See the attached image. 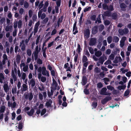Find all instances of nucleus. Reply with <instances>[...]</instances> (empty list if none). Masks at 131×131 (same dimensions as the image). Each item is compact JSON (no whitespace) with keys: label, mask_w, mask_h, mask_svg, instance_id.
Instances as JSON below:
<instances>
[{"label":"nucleus","mask_w":131,"mask_h":131,"mask_svg":"<svg viewBox=\"0 0 131 131\" xmlns=\"http://www.w3.org/2000/svg\"><path fill=\"white\" fill-rule=\"evenodd\" d=\"M23 89L21 90L22 91H25L27 90L28 88L27 86L25 84H23L22 85Z\"/></svg>","instance_id":"nucleus-31"},{"label":"nucleus","mask_w":131,"mask_h":131,"mask_svg":"<svg viewBox=\"0 0 131 131\" xmlns=\"http://www.w3.org/2000/svg\"><path fill=\"white\" fill-rule=\"evenodd\" d=\"M38 48L39 47L38 46H37L35 48V51L34 52L32 55V59H33L34 58L33 56V54L34 55L35 60H36L38 58L39 53L41 49L40 47L39 48V49H38Z\"/></svg>","instance_id":"nucleus-3"},{"label":"nucleus","mask_w":131,"mask_h":131,"mask_svg":"<svg viewBox=\"0 0 131 131\" xmlns=\"http://www.w3.org/2000/svg\"><path fill=\"white\" fill-rule=\"evenodd\" d=\"M119 6L121 10L124 11L126 10V8L127 7V5L124 3H120Z\"/></svg>","instance_id":"nucleus-13"},{"label":"nucleus","mask_w":131,"mask_h":131,"mask_svg":"<svg viewBox=\"0 0 131 131\" xmlns=\"http://www.w3.org/2000/svg\"><path fill=\"white\" fill-rule=\"evenodd\" d=\"M84 34L85 38L86 39H88L90 36V31L89 29H86L85 30Z\"/></svg>","instance_id":"nucleus-10"},{"label":"nucleus","mask_w":131,"mask_h":131,"mask_svg":"<svg viewBox=\"0 0 131 131\" xmlns=\"http://www.w3.org/2000/svg\"><path fill=\"white\" fill-rule=\"evenodd\" d=\"M77 24V22H75L73 25V34H74L75 35L78 32L77 30V27H76Z\"/></svg>","instance_id":"nucleus-17"},{"label":"nucleus","mask_w":131,"mask_h":131,"mask_svg":"<svg viewBox=\"0 0 131 131\" xmlns=\"http://www.w3.org/2000/svg\"><path fill=\"white\" fill-rule=\"evenodd\" d=\"M118 32L119 34L121 35H123L124 34H126L129 32V30L127 28H125L123 29H119Z\"/></svg>","instance_id":"nucleus-4"},{"label":"nucleus","mask_w":131,"mask_h":131,"mask_svg":"<svg viewBox=\"0 0 131 131\" xmlns=\"http://www.w3.org/2000/svg\"><path fill=\"white\" fill-rule=\"evenodd\" d=\"M97 105V102L93 101L92 104V106L93 107V108H92V109H93V108H96Z\"/></svg>","instance_id":"nucleus-37"},{"label":"nucleus","mask_w":131,"mask_h":131,"mask_svg":"<svg viewBox=\"0 0 131 131\" xmlns=\"http://www.w3.org/2000/svg\"><path fill=\"white\" fill-rule=\"evenodd\" d=\"M111 62L110 60H108L106 62L104 63V64L106 65H108V66H110V65L111 63Z\"/></svg>","instance_id":"nucleus-55"},{"label":"nucleus","mask_w":131,"mask_h":131,"mask_svg":"<svg viewBox=\"0 0 131 131\" xmlns=\"http://www.w3.org/2000/svg\"><path fill=\"white\" fill-rule=\"evenodd\" d=\"M17 87L16 86H15L14 88H13L12 90V92L13 94L14 93H16V92L17 91Z\"/></svg>","instance_id":"nucleus-44"},{"label":"nucleus","mask_w":131,"mask_h":131,"mask_svg":"<svg viewBox=\"0 0 131 131\" xmlns=\"http://www.w3.org/2000/svg\"><path fill=\"white\" fill-rule=\"evenodd\" d=\"M114 54L113 53H111L109 56L108 59L110 60H113L114 59Z\"/></svg>","instance_id":"nucleus-35"},{"label":"nucleus","mask_w":131,"mask_h":131,"mask_svg":"<svg viewBox=\"0 0 131 131\" xmlns=\"http://www.w3.org/2000/svg\"><path fill=\"white\" fill-rule=\"evenodd\" d=\"M49 4V2L48 1L45 2L42 8L38 12V18L40 17L41 19H43L46 17V14L44 13L42 14V13L43 11L45 12L47 11V7L48 6Z\"/></svg>","instance_id":"nucleus-1"},{"label":"nucleus","mask_w":131,"mask_h":131,"mask_svg":"<svg viewBox=\"0 0 131 131\" xmlns=\"http://www.w3.org/2000/svg\"><path fill=\"white\" fill-rule=\"evenodd\" d=\"M40 25V21H38L37 23H36L35 25L34 31L32 32L31 34L30 35L29 37L30 38L31 37L33 33H34V35H35L36 34L38 30V27Z\"/></svg>","instance_id":"nucleus-2"},{"label":"nucleus","mask_w":131,"mask_h":131,"mask_svg":"<svg viewBox=\"0 0 131 131\" xmlns=\"http://www.w3.org/2000/svg\"><path fill=\"white\" fill-rule=\"evenodd\" d=\"M102 54V53L101 51L100 50L98 51L95 52V55L97 57H99L101 56Z\"/></svg>","instance_id":"nucleus-20"},{"label":"nucleus","mask_w":131,"mask_h":131,"mask_svg":"<svg viewBox=\"0 0 131 131\" xmlns=\"http://www.w3.org/2000/svg\"><path fill=\"white\" fill-rule=\"evenodd\" d=\"M114 10V8L112 5H110L109 7H108V10L110 11H112Z\"/></svg>","instance_id":"nucleus-63"},{"label":"nucleus","mask_w":131,"mask_h":131,"mask_svg":"<svg viewBox=\"0 0 131 131\" xmlns=\"http://www.w3.org/2000/svg\"><path fill=\"white\" fill-rule=\"evenodd\" d=\"M42 73L43 75H47L48 77L49 76L48 72L46 70V67L44 66H43L42 67Z\"/></svg>","instance_id":"nucleus-8"},{"label":"nucleus","mask_w":131,"mask_h":131,"mask_svg":"<svg viewBox=\"0 0 131 131\" xmlns=\"http://www.w3.org/2000/svg\"><path fill=\"white\" fill-rule=\"evenodd\" d=\"M18 27L19 28H21L22 25V21L21 20H19L18 23Z\"/></svg>","instance_id":"nucleus-40"},{"label":"nucleus","mask_w":131,"mask_h":131,"mask_svg":"<svg viewBox=\"0 0 131 131\" xmlns=\"http://www.w3.org/2000/svg\"><path fill=\"white\" fill-rule=\"evenodd\" d=\"M112 17L113 19H115L117 18V14L115 13H113L112 15Z\"/></svg>","instance_id":"nucleus-57"},{"label":"nucleus","mask_w":131,"mask_h":131,"mask_svg":"<svg viewBox=\"0 0 131 131\" xmlns=\"http://www.w3.org/2000/svg\"><path fill=\"white\" fill-rule=\"evenodd\" d=\"M97 26H94L92 28V32L93 34H95L97 32Z\"/></svg>","instance_id":"nucleus-30"},{"label":"nucleus","mask_w":131,"mask_h":131,"mask_svg":"<svg viewBox=\"0 0 131 131\" xmlns=\"http://www.w3.org/2000/svg\"><path fill=\"white\" fill-rule=\"evenodd\" d=\"M103 9L105 10H108V7L107 5L105 3H104L102 5Z\"/></svg>","instance_id":"nucleus-42"},{"label":"nucleus","mask_w":131,"mask_h":131,"mask_svg":"<svg viewBox=\"0 0 131 131\" xmlns=\"http://www.w3.org/2000/svg\"><path fill=\"white\" fill-rule=\"evenodd\" d=\"M88 49L90 52L92 54H93L94 53V50L91 47H88Z\"/></svg>","instance_id":"nucleus-45"},{"label":"nucleus","mask_w":131,"mask_h":131,"mask_svg":"<svg viewBox=\"0 0 131 131\" xmlns=\"http://www.w3.org/2000/svg\"><path fill=\"white\" fill-rule=\"evenodd\" d=\"M3 88L4 90L6 92H7L9 91V88L8 87L7 84H4L3 86Z\"/></svg>","instance_id":"nucleus-24"},{"label":"nucleus","mask_w":131,"mask_h":131,"mask_svg":"<svg viewBox=\"0 0 131 131\" xmlns=\"http://www.w3.org/2000/svg\"><path fill=\"white\" fill-rule=\"evenodd\" d=\"M103 86L101 82H99L97 84V87L99 88H102Z\"/></svg>","instance_id":"nucleus-60"},{"label":"nucleus","mask_w":131,"mask_h":131,"mask_svg":"<svg viewBox=\"0 0 131 131\" xmlns=\"http://www.w3.org/2000/svg\"><path fill=\"white\" fill-rule=\"evenodd\" d=\"M87 60V57L85 56H83L82 59L84 63L83 66H87V65H88V62H86Z\"/></svg>","instance_id":"nucleus-18"},{"label":"nucleus","mask_w":131,"mask_h":131,"mask_svg":"<svg viewBox=\"0 0 131 131\" xmlns=\"http://www.w3.org/2000/svg\"><path fill=\"white\" fill-rule=\"evenodd\" d=\"M112 97L110 96H106L101 101L102 104H104L109 101L111 100Z\"/></svg>","instance_id":"nucleus-7"},{"label":"nucleus","mask_w":131,"mask_h":131,"mask_svg":"<svg viewBox=\"0 0 131 131\" xmlns=\"http://www.w3.org/2000/svg\"><path fill=\"white\" fill-rule=\"evenodd\" d=\"M25 41L24 40H22L20 42V47H21V49L22 51L25 50L26 48V46L25 43Z\"/></svg>","instance_id":"nucleus-6"},{"label":"nucleus","mask_w":131,"mask_h":131,"mask_svg":"<svg viewBox=\"0 0 131 131\" xmlns=\"http://www.w3.org/2000/svg\"><path fill=\"white\" fill-rule=\"evenodd\" d=\"M33 95L32 92H30L28 94H26L25 95V98L26 99H28L29 101L31 100L33 98Z\"/></svg>","instance_id":"nucleus-9"},{"label":"nucleus","mask_w":131,"mask_h":131,"mask_svg":"<svg viewBox=\"0 0 131 131\" xmlns=\"http://www.w3.org/2000/svg\"><path fill=\"white\" fill-rule=\"evenodd\" d=\"M84 93L86 95H88L89 93V90L86 89H85L84 90Z\"/></svg>","instance_id":"nucleus-54"},{"label":"nucleus","mask_w":131,"mask_h":131,"mask_svg":"<svg viewBox=\"0 0 131 131\" xmlns=\"http://www.w3.org/2000/svg\"><path fill=\"white\" fill-rule=\"evenodd\" d=\"M52 103V101L51 99H49V101L47 102L46 103V106L48 107H51V104Z\"/></svg>","instance_id":"nucleus-27"},{"label":"nucleus","mask_w":131,"mask_h":131,"mask_svg":"<svg viewBox=\"0 0 131 131\" xmlns=\"http://www.w3.org/2000/svg\"><path fill=\"white\" fill-rule=\"evenodd\" d=\"M107 40L108 42L109 43H111L112 40V37L111 36H109L107 38Z\"/></svg>","instance_id":"nucleus-38"},{"label":"nucleus","mask_w":131,"mask_h":131,"mask_svg":"<svg viewBox=\"0 0 131 131\" xmlns=\"http://www.w3.org/2000/svg\"><path fill=\"white\" fill-rule=\"evenodd\" d=\"M14 27L15 29H17V21H15L14 22Z\"/></svg>","instance_id":"nucleus-62"},{"label":"nucleus","mask_w":131,"mask_h":131,"mask_svg":"<svg viewBox=\"0 0 131 131\" xmlns=\"http://www.w3.org/2000/svg\"><path fill=\"white\" fill-rule=\"evenodd\" d=\"M11 75L13 77L14 81H16L17 80V77L15 74L14 70H12V71Z\"/></svg>","instance_id":"nucleus-25"},{"label":"nucleus","mask_w":131,"mask_h":131,"mask_svg":"<svg viewBox=\"0 0 131 131\" xmlns=\"http://www.w3.org/2000/svg\"><path fill=\"white\" fill-rule=\"evenodd\" d=\"M5 107L4 106L1 107V110H0V112L1 113H3L5 111Z\"/></svg>","instance_id":"nucleus-50"},{"label":"nucleus","mask_w":131,"mask_h":131,"mask_svg":"<svg viewBox=\"0 0 131 131\" xmlns=\"http://www.w3.org/2000/svg\"><path fill=\"white\" fill-rule=\"evenodd\" d=\"M122 16L124 18H128L129 17V15L128 14L124 13L122 15Z\"/></svg>","instance_id":"nucleus-61"},{"label":"nucleus","mask_w":131,"mask_h":131,"mask_svg":"<svg viewBox=\"0 0 131 131\" xmlns=\"http://www.w3.org/2000/svg\"><path fill=\"white\" fill-rule=\"evenodd\" d=\"M33 24V21L31 20H30L28 23V26L27 28V29H29L30 27Z\"/></svg>","instance_id":"nucleus-39"},{"label":"nucleus","mask_w":131,"mask_h":131,"mask_svg":"<svg viewBox=\"0 0 131 131\" xmlns=\"http://www.w3.org/2000/svg\"><path fill=\"white\" fill-rule=\"evenodd\" d=\"M107 88L109 90H111V91H112L114 89V88L111 86V85H108L107 86Z\"/></svg>","instance_id":"nucleus-58"},{"label":"nucleus","mask_w":131,"mask_h":131,"mask_svg":"<svg viewBox=\"0 0 131 131\" xmlns=\"http://www.w3.org/2000/svg\"><path fill=\"white\" fill-rule=\"evenodd\" d=\"M103 80L104 81V82L105 84L107 85L108 84V83H106V82H108L109 81L110 79L109 78H104Z\"/></svg>","instance_id":"nucleus-48"},{"label":"nucleus","mask_w":131,"mask_h":131,"mask_svg":"<svg viewBox=\"0 0 131 131\" xmlns=\"http://www.w3.org/2000/svg\"><path fill=\"white\" fill-rule=\"evenodd\" d=\"M96 42V40L95 38H92L90 39L89 45L90 46H93L95 44Z\"/></svg>","instance_id":"nucleus-12"},{"label":"nucleus","mask_w":131,"mask_h":131,"mask_svg":"<svg viewBox=\"0 0 131 131\" xmlns=\"http://www.w3.org/2000/svg\"><path fill=\"white\" fill-rule=\"evenodd\" d=\"M119 40V39L118 37L116 36L114 37L113 40L115 42H118V41Z\"/></svg>","instance_id":"nucleus-46"},{"label":"nucleus","mask_w":131,"mask_h":131,"mask_svg":"<svg viewBox=\"0 0 131 131\" xmlns=\"http://www.w3.org/2000/svg\"><path fill=\"white\" fill-rule=\"evenodd\" d=\"M30 84H31V88H33L35 86L36 84L35 80L33 79H31L30 81Z\"/></svg>","instance_id":"nucleus-22"},{"label":"nucleus","mask_w":131,"mask_h":131,"mask_svg":"<svg viewBox=\"0 0 131 131\" xmlns=\"http://www.w3.org/2000/svg\"><path fill=\"white\" fill-rule=\"evenodd\" d=\"M5 79V77L3 74L2 73H0V83H3V80Z\"/></svg>","instance_id":"nucleus-26"},{"label":"nucleus","mask_w":131,"mask_h":131,"mask_svg":"<svg viewBox=\"0 0 131 131\" xmlns=\"http://www.w3.org/2000/svg\"><path fill=\"white\" fill-rule=\"evenodd\" d=\"M46 78L45 77L42 76L41 78V81L42 82H44L46 81Z\"/></svg>","instance_id":"nucleus-59"},{"label":"nucleus","mask_w":131,"mask_h":131,"mask_svg":"<svg viewBox=\"0 0 131 131\" xmlns=\"http://www.w3.org/2000/svg\"><path fill=\"white\" fill-rule=\"evenodd\" d=\"M24 122L22 121H19L18 124V129H21L23 127V126L24 125Z\"/></svg>","instance_id":"nucleus-19"},{"label":"nucleus","mask_w":131,"mask_h":131,"mask_svg":"<svg viewBox=\"0 0 131 131\" xmlns=\"http://www.w3.org/2000/svg\"><path fill=\"white\" fill-rule=\"evenodd\" d=\"M130 93V90L129 89H127L125 92L124 95L125 96H127Z\"/></svg>","instance_id":"nucleus-36"},{"label":"nucleus","mask_w":131,"mask_h":131,"mask_svg":"<svg viewBox=\"0 0 131 131\" xmlns=\"http://www.w3.org/2000/svg\"><path fill=\"white\" fill-rule=\"evenodd\" d=\"M43 1H41L40 2V3L38 6V7L39 8V9H41L42 7H43L44 4H43Z\"/></svg>","instance_id":"nucleus-43"},{"label":"nucleus","mask_w":131,"mask_h":131,"mask_svg":"<svg viewBox=\"0 0 131 131\" xmlns=\"http://www.w3.org/2000/svg\"><path fill=\"white\" fill-rule=\"evenodd\" d=\"M5 21V17H3L1 18L0 20V23L1 25H2Z\"/></svg>","instance_id":"nucleus-47"},{"label":"nucleus","mask_w":131,"mask_h":131,"mask_svg":"<svg viewBox=\"0 0 131 131\" xmlns=\"http://www.w3.org/2000/svg\"><path fill=\"white\" fill-rule=\"evenodd\" d=\"M126 87V86L125 85H120L117 87V89L119 90H121L125 89Z\"/></svg>","instance_id":"nucleus-28"},{"label":"nucleus","mask_w":131,"mask_h":131,"mask_svg":"<svg viewBox=\"0 0 131 131\" xmlns=\"http://www.w3.org/2000/svg\"><path fill=\"white\" fill-rule=\"evenodd\" d=\"M82 85H85L87 83V79L86 77L83 76L82 78Z\"/></svg>","instance_id":"nucleus-16"},{"label":"nucleus","mask_w":131,"mask_h":131,"mask_svg":"<svg viewBox=\"0 0 131 131\" xmlns=\"http://www.w3.org/2000/svg\"><path fill=\"white\" fill-rule=\"evenodd\" d=\"M46 109L45 108L43 109L41 112V115H44L46 113Z\"/></svg>","instance_id":"nucleus-53"},{"label":"nucleus","mask_w":131,"mask_h":131,"mask_svg":"<svg viewBox=\"0 0 131 131\" xmlns=\"http://www.w3.org/2000/svg\"><path fill=\"white\" fill-rule=\"evenodd\" d=\"M46 48L45 47V48H43V47L42 48V51H43V57L46 58V57L47 56L46 54Z\"/></svg>","instance_id":"nucleus-33"},{"label":"nucleus","mask_w":131,"mask_h":131,"mask_svg":"<svg viewBox=\"0 0 131 131\" xmlns=\"http://www.w3.org/2000/svg\"><path fill=\"white\" fill-rule=\"evenodd\" d=\"M34 109L32 108L30 111L27 112V114L30 116H32L34 114Z\"/></svg>","instance_id":"nucleus-21"},{"label":"nucleus","mask_w":131,"mask_h":131,"mask_svg":"<svg viewBox=\"0 0 131 131\" xmlns=\"http://www.w3.org/2000/svg\"><path fill=\"white\" fill-rule=\"evenodd\" d=\"M94 71L96 73H99L100 72V70L98 68L96 67L95 68L94 70Z\"/></svg>","instance_id":"nucleus-56"},{"label":"nucleus","mask_w":131,"mask_h":131,"mask_svg":"<svg viewBox=\"0 0 131 131\" xmlns=\"http://www.w3.org/2000/svg\"><path fill=\"white\" fill-rule=\"evenodd\" d=\"M63 19V17L62 16H61L60 18H59L57 21V25L58 27L59 26L60 24L62 22Z\"/></svg>","instance_id":"nucleus-29"},{"label":"nucleus","mask_w":131,"mask_h":131,"mask_svg":"<svg viewBox=\"0 0 131 131\" xmlns=\"http://www.w3.org/2000/svg\"><path fill=\"white\" fill-rule=\"evenodd\" d=\"M26 53L27 55L28 56H31L32 52L31 50L29 48H28L26 50Z\"/></svg>","instance_id":"nucleus-32"},{"label":"nucleus","mask_w":131,"mask_h":131,"mask_svg":"<svg viewBox=\"0 0 131 131\" xmlns=\"http://www.w3.org/2000/svg\"><path fill=\"white\" fill-rule=\"evenodd\" d=\"M104 26L103 25H101L99 26V29L100 31H102L104 28Z\"/></svg>","instance_id":"nucleus-52"},{"label":"nucleus","mask_w":131,"mask_h":131,"mask_svg":"<svg viewBox=\"0 0 131 131\" xmlns=\"http://www.w3.org/2000/svg\"><path fill=\"white\" fill-rule=\"evenodd\" d=\"M33 12L31 10H29L28 11V15L30 18H31Z\"/></svg>","instance_id":"nucleus-51"},{"label":"nucleus","mask_w":131,"mask_h":131,"mask_svg":"<svg viewBox=\"0 0 131 131\" xmlns=\"http://www.w3.org/2000/svg\"><path fill=\"white\" fill-rule=\"evenodd\" d=\"M21 57L19 54H18L16 56V60L17 61V63H19Z\"/></svg>","instance_id":"nucleus-34"},{"label":"nucleus","mask_w":131,"mask_h":131,"mask_svg":"<svg viewBox=\"0 0 131 131\" xmlns=\"http://www.w3.org/2000/svg\"><path fill=\"white\" fill-rule=\"evenodd\" d=\"M3 59L2 60L3 64L4 65L6 63V62L8 60L7 57L5 54H4L3 57Z\"/></svg>","instance_id":"nucleus-15"},{"label":"nucleus","mask_w":131,"mask_h":131,"mask_svg":"<svg viewBox=\"0 0 131 131\" xmlns=\"http://www.w3.org/2000/svg\"><path fill=\"white\" fill-rule=\"evenodd\" d=\"M111 13L110 12L106 11L104 12V14L102 15V16L103 18L104 16H106L109 17L111 16Z\"/></svg>","instance_id":"nucleus-23"},{"label":"nucleus","mask_w":131,"mask_h":131,"mask_svg":"<svg viewBox=\"0 0 131 131\" xmlns=\"http://www.w3.org/2000/svg\"><path fill=\"white\" fill-rule=\"evenodd\" d=\"M22 67H24L23 68V71L24 72H26L27 71L28 68V66H20L21 68Z\"/></svg>","instance_id":"nucleus-41"},{"label":"nucleus","mask_w":131,"mask_h":131,"mask_svg":"<svg viewBox=\"0 0 131 131\" xmlns=\"http://www.w3.org/2000/svg\"><path fill=\"white\" fill-rule=\"evenodd\" d=\"M107 90V89L106 88H103L101 90L100 94L102 95L110 96L111 94V93L106 92Z\"/></svg>","instance_id":"nucleus-5"},{"label":"nucleus","mask_w":131,"mask_h":131,"mask_svg":"<svg viewBox=\"0 0 131 131\" xmlns=\"http://www.w3.org/2000/svg\"><path fill=\"white\" fill-rule=\"evenodd\" d=\"M24 12V9L23 8H20L19 10V13L20 15H22Z\"/></svg>","instance_id":"nucleus-64"},{"label":"nucleus","mask_w":131,"mask_h":131,"mask_svg":"<svg viewBox=\"0 0 131 131\" xmlns=\"http://www.w3.org/2000/svg\"><path fill=\"white\" fill-rule=\"evenodd\" d=\"M126 39V37H123L120 41V46L121 48H122L125 45V42Z\"/></svg>","instance_id":"nucleus-11"},{"label":"nucleus","mask_w":131,"mask_h":131,"mask_svg":"<svg viewBox=\"0 0 131 131\" xmlns=\"http://www.w3.org/2000/svg\"><path fill=\"white\" fill-rule=\"evenodd\" d=\"M104 61L102 57H101L99 59V62L101 64L100 65H102L103 64Z\"/></svg>","instance_id":"nucleus-49"},{"label":"nucleus","mask_w":131,"mask_h":131,"mask_svg":"<svg viewBox=\"0 0 131 131\" xmlns=\"http://www.w3.org/2000/svg\"><path fill=\"white\" fill-rule=\"evenodd\" d=\"M13 29V26L10 25L9 24L7 25L5 28V30L6 31H11Z\"/></svg>","instance_id":"nucleus-14"}]
</instances>
